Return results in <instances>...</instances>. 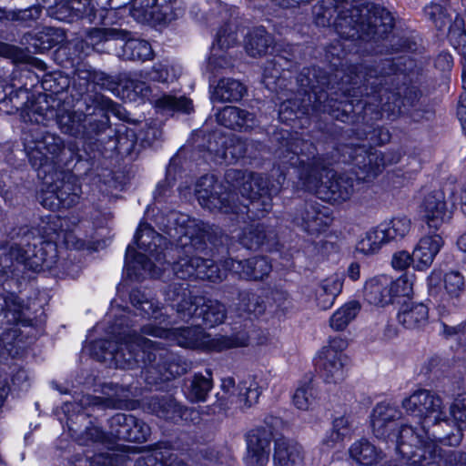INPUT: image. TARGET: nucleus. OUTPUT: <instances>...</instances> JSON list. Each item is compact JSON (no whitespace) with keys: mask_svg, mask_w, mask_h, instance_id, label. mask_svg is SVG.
<instances>
[{"mask_svg":"<svg viewBox=\"0 0 466 466\" xmlns=\"http://www.w3.org/2000/svg\"><path fill=\"white\" fill-rule=\"evenodd\" d=\"M228 260H225L223 268H220L212 260H205L197 256L186 255L173 264L172 270L180 279L193 278L217 282L226 278L227 271H231L230 264H227Z\"/></svg>","mask_w":466,"mask_h":466,"instance_id":"13","label":"nucleus"},{"mask_svg":"<svg viewBox=\"0 0 466 466\" xmlns=\"http://www.w3.org/2000/svg\"><path fill=\"white\" fill-rule=\"evenodd\" d=\"M246 92L242 83L233 78L220 79L212 94L217 102H235L240 100Z\"/></svg>","mask_w":466,"mask_h":466,"instance_id":"32","label":"nucleus"},{"mask_svg":"<svg viewBox=\"0 0 466 466\" xmlns=\"http://www.w3.org/2000/svg\"><path fill=\"white\" fill-rule=\"evenodd\" d=\"M420 214L430 230L438 231L448 223L451 211L447 207L444 192L433 190L428 193L420 206Z\"/></svg>","mask_w":466,"mask_h":466,"instance_id":"16","label":"nucleus"},{"mask_svg":"<svg viewBox=\"0 0 466 466\" xmlns=\"http://www.w3.org/2000/svg\"><path fill=\"white\" fill-rule=\"evenodd\" d=\"M299 114H309L308 105L298 104L297 100L287 99L279 105V117L283 123H289L299 117Z\"/></svg>","mask_w":466,"mask_h":466,"instance_id":"48","label":"nucleus"},{"mask_svg":"<svg viewBox=\"0 0 466 466\" xmlns=\"http://www.w3.org/2000/svg\"><path fill=\"white\" fill-rule=\"evenodd\" d=\"M350 457L362 466H372L380 462L385 454L367 439L355 441L349 448Z\"/></svg>","mask_w":466,"mask_h":466,"instance_id":"27","label":"nucleus"},{"mask_svg":"<svg viewBox=\"0 0 466 466\" xmlns=\"http://www.w3.org/2000/svg\"><path fill=\"white\" fill-rule=\"evenodd\" d=\"M175 220L179 225L177 230L180 235V245L187 248V253L208 238L207 226L203 222L190 218L187 215H179Z\"/></svg>","mask_w":466,"mask_h":466,"instance_id":"21","label":"nucleus"},{"mask_svg":"<svg viewBox=\"0 0 466 466\" xmlns=\"http://www.w3.org/2000/svg\"><path fill=\"white\" fill-rule=\"evenodd\" d=\"M135 242L140 251L135 254L134 248L128 246L126 253V263L128 270L142 269L145 274L152 277H160L161 271L166 270L163 260V247L166 239L147 224H140L134 237Z\"/></svg>","mask_w":466,"mask_h":466,"instance_id":"7","label":"nucleus"},{"mask_svg":"<svg viewBox=\"0 0 466 466\" xmlns=\"http://www.w3.org/2000/svg\"><path fill=\"white\" fill-rule=\"evenodd\" d=\"M139 77L142 80H131L130 87L133 92L143 99L149 100L156 108L164 112H182L189 114L193 110L192 101L184 96L164 94L160 96L152 94L151 87L146 81L167 83L177 77L175 67L167 63L155 64L150 69L141 71Z\"/></svg>","mask_w":466,"mask_h":466,"instance_id":"5","label":"nucleus"},{"mask_svg":"<svg viewBox=\"0 0 466 466\" xmlns=\"http://www.w3.org/2000/svg\"><path fill=\"white\" fill-rule=\"evenodd\" d=\"M273 466H304L302 447L286 438L277 439L274 445Z\"/></svg>","mask_w":466,"mask_h":466,"instance_id":"23","label":"nucleus"},{"mask_svg":"<svg viewBox=\"0 0 466 466\" xmlns=\"http://www.w3.org/2000/svg\"><path fill=\"white\" fill-rule=\"evenodd\" d=\"M332 101H333V98H330L329 100L326 101L323 105H321L320 96H319V97L316 98L315 103L312 106V109L327 112L329 115L333 116L335 118L340 119L341 121H345L344 117L348 118L349 117L348 115L344 116V114H343L342 116L340 117L338 111H339L340 107H341V110L343 113L348 112L347 106H350V107L351 108L353 100H351V101L341 100L338 103L339 105L336 108H335V105L330 104Z\"/></svg>","mask_w":466,"mask_h":466,"instance_id":"54","label":"nucleus"},{"mask_svg":"<svg viewBox=\"0 0 466 466\" xmlns=\"http://www.w3.org/2000/svg\"><path fill=\"white\" fill-rule=\"evenodd\" d=\"M151 433L150 427L143 420L135 417V423L129 429L128 441L143 442Z\"/></svg>","mask_w":466,"mask_h":466,"instance_id":"57","label":"nucleus"},{"mask_svg":"<svg viewBox=\"0 0 466 466\" xmlns=\"http://www.w3.org/2000/svg\"><path fill=\"white\" fill-rule=\"evenodd\" d=\"M450 413L454 420L466 424V393L457 395L451 405Z\"/></svg>","mask_w":466,"mask_h":466,"instance_id":"58","label":"nucleus"},{"mask_svg":"<svg viewBox=\"0 0 466 466\" xmlns=\"http://www.w3.org/2000/svg\"><path fill=\"white\" fill-rule=\"evenodd\" d=\"M222 394H218V400L214 404L218 411H225L236 403L239 408H249L258 402L262 392L255 378L248 377L242 380L238 389L235 380L227 377L221 380Z\"/></svg>","mask_w":466,"mask_h":466,"instance_id":"11","label":"nucleus"},{"mask_svg":"<svg viewBox=\"0 0 466 466\" xmlns=\"http://www.w3.org/2000/svg\"><path fill=\"white\" fill-rule=\"evenodd\" d=\"M130 299L133 306L144 318L158 320L163 317L162 309L158 302L152 298H147V296L140 290H133L130 294Z\"/></svg>","mask_w":466,"mask_h":466,"instance_id":"35","label":"nucleus"},{"mask_svg":"<svg viewBox=\"0 0 466 466\" xmlns=\"http://www.w3.org/2000/svg\"><path fill=\"white\" fill-rule=\"evenodd\" d=\"M384 96L386 100L382 103L381 114H386L387 117H395L401 114L403 112L402 106H415L413 101L410 102V98L401 99L398 94L389 93Z\"/></svg>","mask_w":466,"mask_h":466,"instance_id":"49","label":"nucleus"},{"mask_svg":"<svg viewBox=\"0 0 466 466\" xmlns=\"http://www.w3.org/2000/svg\"><path fill=\"white\" fill-rule=\"evenodd\" d=\"M390 278L380 275L369 279L364 287V298L370 303L384 307L391 302Z\"/></svg>","mask_w":466,"mask_h":466,"instance_id":"28","label":"nucleus"},{"mask_svg":"<svg viewBox=\"0 0 466 466\" xmlns=\"http://www.w3.org/2000/svg\"><path fill=\"white\" fill-rule=\"evenodd\" d=\"M316 403V392L313 387L305 383L297 388L293 395V404L299 410H309Z\"/></svg>","mask_w":466,"mask_h":466,"instance_id":"50","label":"nucleus"},{"mask_svg":"<svg viewBox=\"0 0 466 466\" xmlns=\"http://www.w3.org/2000/svg\"><path fill=\"white\" fill-rule=\"evenodd\" d=\"M429 317L428 308L422 303L404 302L398 313V320L407 329L423 327Z\"/></svg>","mask_w":466,"mask_h":466,"instance_id":"29","label":"nucleus"},{"mask_svg":"<svg viewBox=\"0 0 466 466\" xmlns=\"http://www.w3.org/2000/svg\"><path fill=\"white\" fill-rule=\"evenodd\" d=\"M352 158L359 169L356 175L359 179L363 181L373 180L382 173L388 165L398 161L390 154L372 148L366 149L365 147L354 148Z\"/></svg>","mask_w":466,"mask_h":466,"instance_id":"15","label":"nucleus"},{"mask_svg":"<svg viewBox=\"0 0 466 466\" xmlns=\"http://www.w3.org/2000/svg\"><path fill=\"white\" fill-rule=\"evenodd\" d=\"M55 240L51 236L48 237V240H42L33 232H28L17 242L11 244L7 254L8 258L12 263L23 265L35 272L52 270L57 264Z\"/></svg>","mask_w":466,"mask_h":466,"instance_id":"8","label":"nucleus"},{"mask_svg":"<svg viewBox=\"0 0 466 466\" xmlns=\"http://www.w3.org/2000/svg\"><path fill=\"white\" fill-rule=\"evenodd\" d=\"M286 177L279 174L273 182H268L262 175L251 171L228 169L225 181L233 188L239 191L248 204L240 206L231 205L234 198L231 191L218 184L213 175H206L198 179L195 194L199 204L209 210H220L225 213H247L249 218H260L272 208V196L277 195L282 188Z\"/></svg>","mask_w":466,"mask_h":466,"instance_id":"1","label":"nucleus"},{"mask_svg":"<svg viewBox=\"0 0 466 466\" xmlns=\"http://www.w3.org/2000/svg\"><path fill=\"white\" fill-rule=\"evenodd\" d=\"M200 459L207 466L228 465L232 456L227 447H207L199 451Z\"/></svg>","mask_w":466,"mask_h":466,"instance_id":"43","label":"nucleus"},{"mask_svg":"<svg viewBox=\"0 0 466 466\" xmlns=\"http://www.w3.org/2000/svg\"><path fill=\"white\" fill-rule=\"evenodd\" d=\"M447 1L441 3L432 2L424 8L425 15L435 25L438 29H442L447 22Z\"/></svg>","mask_w":466,"mask_h":466,"instance_id":"51","label":"nucleus"},{"mask_svg":"<svg viewBox=\"0 0 466 466\" xmlns=\"http://www.w3.org/2000/svg\"><path fill=\"white\" fill-rule=\"evenodd\" d=\"M414 282L415 276L412 274H404L396 280L390 279L391 302L400 298H410L413 294Z\"/></svg>","mask_w":466,"mask_h":466,"instance_id":"46","label":"nucleus"},{"mask_svg":"<svg viewBox=\"0 0 466 466\" xmlns=\"http://www.w3.org/2000/svg\"><path fill=\"white\" fill-rule=\"evenodd\" d=\"M218 122L228 128L248 130L256 126L254 115L237 106H225L217 114Z\"/></svg>","mask_w":466,"mask_h":466,"instance_id":"26","label":"nucleus"},{"mask_svg":"<svg viewBox=\"0 0 466 466\" xmlns=\"http://www.w3.org/2000/svg\"><path fill=\"white\" fill-rule=\"evenodd\" d=\"M351 21H348L347 18H342L339 23L340 30L339 34L344 35L346 38H370L378 37L382 38L387 35L393 27L394 19L390 12L384 8H376L370 17L369 23L366 25L363 22H355L351 25Z\"/></svg>","mask_w":466,"mask_h":466,"instance_id":"12","label":"nucleus"},{"mask_svg":"<svg viewBox=\"0 0 466 466\" xmlns=\"http://www.w3.org/2000/svg\"><path fill=\"white\" fill-rule=\"evenodd\" d=\"M166 297L185 321L201 319L205 327L214 328L226 319L227 310L223 303L217 299L192 296L183 283L170 285L166 291Z\"/></svg>","mask_w":466,"mask_h":466,"instance_id":"4","label":"nucleus"},{"mask_svg":"<svg viewBox=\"0 0 466 466\" xmlns=\"http://www.w3.org/2000/svg\"><path fill=\"white\" fill-rule=\"evenodd\" d=\"M281 78V71L277 67L276 62H269L268 66L264 68L263 83L267 88L276 90L279 86Z\"/></svg>","mask_w":466,"mask_h":466,"instance_id":"56","label":"nucleus"},{"mask_svg":"<svg viewBox=\"0 0 466 466\" xmlns=\"http://www.w3.org/2000/svg\"><path fill=\"white\" fill-rule=\"evenodd\" d=\"M61 175V180L55 185H50L40 197L42 206L48 209L55 210L60 207L71 208L79 201L82 190L77 178L69 173Z\"/></svg>","mask_w":466,"mask_h":466,"instance_id":"14","label":"nucleus"},{"mask_svg":"<svg viewBox=\"0 0 466 466\" xmlns=\"http://www.w3.org/2000/svg\"><path fill=\"white\" fill-rule=\"evenodd\" d=\"M65 148V143L59 136L46 133L40 141L36 142L35 149L29 153L30 161L34 167L46 169L49 159L47 154L54 160L61 156Z\"/></svg>","mask_w":466,"mask_h":466,"instance_id":"19","label":"nucleus"},{"mask_svg":"<svg viewBox=\"0 0 466 466\" xmlns=\"http://www.w3.org/2000/svg\"><path fill=\"white\" fill-rule=\"evenodd\" d=\"M57 124L63 133L78 136L84 132L86 115L76 111H61L57 114Z\"/></svg>","mask_w":466,"mask_h":466,"instance_id":"37","label":"nucleus"},{"mask_svg":"<svg viewBox=\"0 0 466 466\" xmlns=\"http://www.w3.org/2000/svg\"><path fill=\"white\" fill-rule=\"evenodd\" d=\"M270 44V35L263 28L259 27L248 34L245 43V49L250 56H260L267 52Z\"/></svg>","mask_w":466,"mask_h":466,"instance_id":"38","label":"nucleus"},{"mask_svg":"<svg viewBox=\"0 0 466 466\" xmlns=\"http://www.w3.org/2000/svg\"><path fill=\"white\" fill-rule=\"evenodd\" d=\"M449 40L452 46L462 56H466V29L462 17L456 15L449 28Z\"/></svg>","mask_w":466,"mask_h":466,"instance_id":"44","label":"nucleus"},{"mask_svg":"<svg viewBox=\"0 0 466 466\" xmlns=\"http://www.w3.org/2000/svg\"><path fill=\"white\" fill-rule=\"evenodd\" d=\"M25 307L15 294H0V327L15 324L22 320Z\"/></svg>","mask_w":466,"mask_h":466,"instance_id":"30","label":"nucleus"},{"mask_svg":"<svg viewBox=\"0 0 466 466\" xmlns=\"http://www.w3.org/2000/svg\"><path fill=\"white\" fill-rule=\"evenodd\" d=\"M443 286L450 297L457 298L464 289V278L458 271H450L444 275Z\"/></svg>","mask_w":466,"mask_h":466,"instance_id":"55","label":"nucleus"},{"mask_svg":"<svg viewBox=\"0 0 466 466\" xmlns=\"http://www.w3.org/2000/svg\"><path fill=\"white\" fill-rule=\"evenodd\" d=\"M166 453L160 450H155L140 456L135 463V466H165Z\"/></svg>","mask_w":466,"mask_h":466,"instance_id":"59","label":"nucleus"},{"mask_svg":"<svg viewBox=\"0 0 466 466\" xmlns=\"http://www.w3.org/2000/svg\"><path fill=\"white\" fill-rule=\"evenodd\" d=\"M360 309V304L351 300L339 308L329 318V326L332 329L339 331L345 329L357 317Z\"/></svg>","mask_w":466,"mask_h":466,"instance_id":"36","label":"nucleus"},{"mask_svg":"<svg viewBox=\"0 0 466 466\" xmlns=\"http://www.w3.org/2000/svg\"><path fill=\"white\" fill-rule=\"evenodd\" d=\"M387 243L379 227L368 231L356 244V251L363 255L377 253Z\"/></svg>","mask_w":466,"mask_h":466,"instance_id":"42","label":"nucleus"},{"mask_svg":"<svg viewBox=\"0 0 466 466\" xmlns=\"http://www.w3.org/2000/svg\"><path fill=\"white\" fill-rule=\"evenodd\" d=\"M128 33L127 31L116 29V28H94L92 29L87 36L86 43L94 47L100 42L108 41L111 39H122L127 38Z\"/></svg>","mask_w":466,"mask_h":466,"instance_id":"47","label":"nucleus"},{"mask_svg":"<svg viewBox=\"0 0 466 466\" xmlns=\"http://www.w3.org/2000/svg\"><path fill=\"white\" fill-rule=\"evenodd\" d=\"M247 466H266L269 460V454L252 448H248L244 456Z\"/></svg>","mask_w":466,"mask_h":466,"instance_id":"60","label":"nucleus"},{"mask_svg":"<svg viewBox=\"0 0 466 466\" xmlns=\"http://www.w3.org/2000/svg\"><path fill=\"white\" fill-rule=\"evenodd\" d=\"M295 221L309 235L319 236L329 227L332 217L329 208L317 202H307L298 212Z\"/></svg>","mask_w":466,"mask_h":466,"instance_id":"18","label":"nucleus"},{"mask_svg":"<svg viewBox=\"0 0 466 466\" xmlns=\"http://www.w3.org/2000/svg\"><path fill=\"white\" fill-rule=\"evenodd\" d=\"M236 41V34L228 25L218 32L208 61V67L210 71L231 66V59L226 50L233 46Z\"/></svg>","mask_w":466,"mask_h":466,"instance_id":"20","label":"nucleus"},{"mask_svg":"<svg viewBox=\"0 0 466 466\" xmlns=\"http://www.w3.org/2000/svg\"><path fill=\"white\" fill-rule=\"evenodd\" d=\"M149 409L157 417L164 418L166 420H176L177 418H184L188 409L180 406L171 397H166L163 399L152 398L149 402Z\"/></svg>","mask_w":466,"mask_h":466,"instance_id":"33","label":"nucleus"},{"mask_svg":"<svg viewBox=\"0 0 466 466\" xmlns=\"http://www.w3.org/2000/svg\"><path fill=\"white\" fill-rule=\"evenodd\" d=\"M227 264H230L231 272L241 279H262L271 271V265L266 258H253L247 260H235L229 258Z\"/></svg>","mask_w":466,"mask_h":466,"instance_id":"24","label":"nucleus"},{"mask_svg":"<svg viewBox=\"0 0 466 466\" xmlns=\"http://www.w3.org/2000/svg\"><path fill=\"white\" fill-rule=\"evenodd\" d=\"M304 153L288 152L281 162L294 166L299 161L298 167L299 178L301 187L308 191L314 192L319 198L333 204H340L349 200L354 193V180L351 177L339 176L330 177L327 181L319 184L320 174L324 165L319 157L304 159Z\"/></svg>","mask_w":466,"mask_h":466,"instance_id":"3","label":"nucleus"},{"mask_svg":"<svg viewBox=\"0 0 466 466\" xmlns=\"http://www.w3.org/2000/svg\"><path fill=\"white\" fill-rule=\"evenodd\" d=\"M401 406L407 413L420 420L421 426L419 429H424L427 433V427L447 420L442 399L428 390H415L402 400Z\"/></svg>","mask_w":466,"mask_h":466,"instance_id":"9","label":"nucleus"},{"mask_svg":"<svg viewBox=\"0 0 466 466\" xmlns=\"http://www.w3.org/2000/svg\"><path fill=\"white\" fill-rule=\"evenodd\" d=\"M120 401L117 397H90L86 396L81 399V405H103L105 407H116Z\"/></svg>","mask_w":466,"mask_h":466,"instance_id":"63","label":"nucleus"},{"mask_svg":"<svg viewBox=\"0 0 466 466\" xmlns=\"http://www.w3.org/2000/svg\"><path fill=\"white\" fill-rule=\"evenodd\" d=\"M213 387L211 375L203 376L202 374H196L190 380L187 386V396L190 401H205L208 394Z\"/></svg>","mask_w":466,"mask_h":466,"instance_id":"41","label":"nucleus"},{"mask_svg":"<svg viewBox=\"0 0 466 466\" xmlns=\"http://www.w3.org/2000/svg\"><path fill=\"white\" fill-rule=\"evenodd\" d=\"M142 333L155 338L174 339L181 347L197 348L205 345L208 350L216 351L245 347L249 341V336L246 331H240L232 336L219 335L210 339L209 337H204L199 327L171 329L152 323L145 325L142 328Z\"/></svg>","mask_w":466,"mask_h":466,"instance_id":"6","label":"nucleus"},{"mask_svg":"<svg viewBox=\"0 0 466 466\" xmlns=\"http://www.w3.org/2000/svg\"><path fill=\"white\" fill-rule=\"evenodd\" d=\"M281 423L279 418H272L271 421H266L267 427H259L250 431L246 437L248 448L270 453V443L273 438V431L270 429Z\"/></svg>","mask_w":466,"mask_h":466,"instance_id":"31","label":"nucleus"},{"mask_svg":"<svg viewBox=\"0 0 466 466\" xmlns=\"http://www.w3.org/2000/svg\"><path fill=\"white\" fill-rule=\"evenodd\" d=\"M444 240L440 234L423 236L413 249V265L418 270L427 269L440 252Z\"/></svg>","mask_w":466,"mask_h":466,"instance_id":"22","label":"nucleus"},{"mask_svg":"<svg viewBox=\"0 0 466 466\" xmlns=\"http://www.w3.org/2000/svg\"><path fill=\"white\" fill-rule=\"evenodd\" d=\"M239 242L248 249H257L265 243L267 235L264 227L250 225L239 236Z\"/></svg>","mask_w":466,"mask_h":466,"instance_id":"45","label":"nucleus"},{"mask_svg":"<svg viewBox=\"0 0 466 466\" xmlns=\"http://www.w3.org/2000/svg\"><path fill=\"white\" fill-rule=\"evenodd\" d=\"M135 423V416L131 414L117 413L108 421V435L112 441L123 440L128 441L129 429Z\"/></svg>","mask_w":466,"mask_h":466,"instance_id":"39","label":"nucleus"},{"mask_svg":"<svg viewBox=\"0 0 466 466\" xmlns=\"http://www.w3.org/2000/svg\"><path fill=\"white\" fill-rule=\"evenodd\" d=\"M454 204H459L462 213L466 215V184L448 188Z\"/></svg>","mask_w":466,"mask_h":466,"instance_id":"62","label":"nucleus"},{"mask_svg":"<svg viewBox=\"0 0 466 466\" xmlns=\"http://www.w3.org/2000/svg\"><path fill=\"white\" fill-rule=\"evenodd\" d=\"M93 355L101 361L114 360L116 367L133 369L140 364H150L157 358L163 359L167 352L158 344L136 333L123 330L115 340H97L92 347Z\"/></svg>","mask_w":466,"mask_h":466,"instance_id":"2","label":"nucleus"},{"mask_svg":"<svg viewBox=\"0 0 466 466\" xmlns=\"http://www.w3.org/2000/svg\"><path fill=\"white\" fill-rule=\"evenodd\" d=\"M264 300L257 294L243 292L240 294L239 309L247 314L258 316L265 311Z\"/></svg>","mask_w":466,"mask_h":466,"instance_id":"52","label":"nucleus"},{"mask_svg":"<svg viewBox=\"0 0 466 466\" xmlns=\"http://www.w3.org/2000/svg\"><path fill=\"white\" fill-rule=\"evenodd\" d=\"M342 278L337 274L329 276L319 283L320 291L329 293L328 300L324 301V305L334 304L336 298L342 290Z\"/></svg>","mask_w":466,"mask_h":466,"instance_id":"53","label":"nucleus"},{"mask_svg":"<svg viewBox=\"0 0 466 466\" xmlns=\"http://www.w3.org/2000/svg\"><path fill=\"white\" fill-rule=\"evenodd\" d=\"M411 220L406 216L394 217L378 227L382 232L386 242L404 238L411 230Z\"/></svg>","mask_w":466,"mask_h":466,"instance_id":"34","label":"nucleus"},{"mask_svg":"<svg viewBox=\"0 0 466 466\" xmlns=\"http://www.w3.org/2000/svg\"><path fill=\"white\" fill-rule=\"evenodd\" d=\"M178 0H135L133 16L141 21L169 22L176 18Z\"/></svg>","mask_w":466,"mask_h":466,"instance_id":"17","label":"nucleus"},{"mask_svg":"<svg viewBox=\"0 0 466 466\" xmlns=\"http://www.w3.org/2000/svg\"><path fill=\"white\" fill-rule=\"evenodd\" d=\"M122 48L126 59L146 61L153 57L151 45L146 40L127 39Z\"/></svg>","mask_w":466,"mask_h":466,"instance_id":"40","label":"nucleus"},{"mask_svg":"<svg viewBox=\"0 0 466 466\" xmlns=\"http://www.w3.org/2000/svg\"><path fill=\"white\" fill-rule=\"evenodd\" d=\"M356 427L349 416H340L333 420L332 428L327 431L321 441L323 449L329 450L351 439Z\"/></svg>","mask_w":466,"mask_h":466,"instance_id":"25","label":"nucleus"},{"mask_svg":"<svg viewBox=\"0 0 466 466\" xmlns=\"http://www.w3.org/2000/svg\"><path fill=\"white\" fill-rule=\"evenodd\" d=\"M42 9L39 6H31L25 10H19L12 14V20L16 21H30L39 18Z\"/></svg>","mask_w":466,"mask_h":466,"instance_id":"64","label":"nucleus"},{"mask_svg":"<svg viewBox=\"0 0 466 466\" xmlns=\"http://www.w3.org/2000/svg\"><path fill=\"white\" fill-rule=\"evenodd\" d=\"M348 347L346 339L340 336L330 338L316 357V366L319 370L324 381L329 384H339L346 377L348 358L344 350Z\"/></svg>","mask_w":466,"mask_h":466,"instance_id":"10","label":"nucleus"},{"mask_svg":"<svg viewBox=\"0 0 466 466\" xmlns=\"http://www.w3.org/2000/svg\"><path fill=\"white\" fill-rule=\"evenodd\" d=\"M247 152V144L242 139L236 137L230 140V144L227 147L224 156L225 158H228V156L230 155L231 158L234 160H238L240 157H243Z\"/></svg>","mask_w":466,"mask_h":466,"instance_id":"61","label":"nucleus"}]
</instances>
